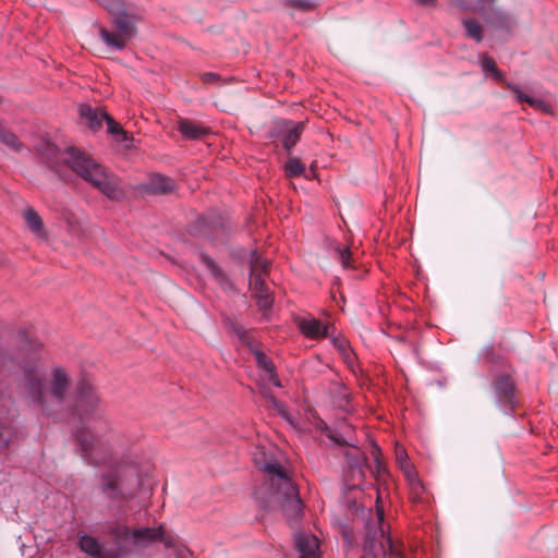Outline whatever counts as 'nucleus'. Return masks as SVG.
<instances>
[{"instance_id":"f257e3e1","label":"nucleus","mask_w":558,"mask_h":558,"mask_svg":"<svg viewBox=\"0 0 558 558\" xmlns=\"http://www.w3.org/2000/svg\"><path fill=\"white\" fill-rule=\"evenodd\" d=\"M74 414L82 425L76 433L82 457L90 463H100L109 447L106 438L108 424L104 420L95 389L86 381L80 383L76 387Z\"/></svg>"},{"instance_id":"f03ea898","label":"nucleus","mask_w":558,"mask_h":558,"mask_svg":"<svg viewBox=\"0 0 558 558\" xmlns=\"http://www.w3.org/2000/svg\"><path fill=\"white\" fill-rule=\"evenodd\" d=\"M21 387L29 403L49 413L53 405L64 401L70 387V377L65 368L53 366L45 383L38 364H26L23 367Z\"/></svg>"},{"instance_id":"7ed1b4c3","label":"nucleus","mask_w":558,"mask_h":558,"mask_svg":"<svg viewBox=\"0 0 558 558\" xmlns=\"http://www.w3.org/2000/svg\"><path fill=\"white\" fill-rule=\"evenodd\" d=\"M256 465L266 473L270 482V502L278 508L289 524L298 523L303 513V502L299 492L282 465L277 461H259Z\"/></svg>"},{"instance_id":"20e7f679","label":"nucleus","mask_w":558,"mask_h":558,"mask_svg":"<svg viewBox=\"0 0 558 558\" xmlns=\"http://www.w3.org/2000/svg\"><path fill=\"white\" fill-rule=\"evenodd\" d=\"M64 161L84 181L95 186L107 197L119 199L123 195L117 178L107 173L93 158L74 148H70L64 153Z\"/></svg>"},{"instance_id":"39448f33","label":"nucleus","mask_w":558,"mask_h":558,"mask_svg":"<svg viewBox=\"0 0 558 558\" xmlns=\"http://www.w3.org/2000/svg\"><path fill=\"white\" fill-rule=\"evenodd\" d=\"M117 544L121 546L132 545L136 548H146L155 542H162L167 548L174 547L175 539L167 534L162 526L141 527L131 530L125 525H120L111 530Z\"/></svg>"},{"instance_id":"423d86ee","label":"nucleus","mask_w":558,"mask_h":558,"mask_svg":"<svg viewBox=\"0 0 558 558\" xmlns=\"http://www.w3.org/2000/svg\"><path fill=\"white\" fill-rule=\"evenodd\" d=\"M295 549L299 554V558H320L322 549L320 542L317 536L300 532L294 535Z\"/></svg>"},{"instance_id":"0eeeda50","label":"nucleus","mask_w":558,"mask_h":558,"mask_svg":"<svg viewBox=\"0 0 558 558\" xmlns=\"http://www.w3.org/2000/svg\"><path fill=\"white\" fill-rule=\"evenodd\" d=\"M396 459H397V462L399 463L405 478L409 482V485L411 488V494L418 497L423 493L424 487L421 484V482L418 481L417 474H416L413 465L411 463H409V461H408L407 451L401 447H397Z\"/></svg>"},{"instance_id":"6e6552de","label":"nucleus","mask_w":558,"mask_h":558,"mask_svg":"<svg viewBox=\"0 0 558 558\" xmlns=\"http://www.w3.org/2000/svg\"><path fill=\"white\" fill-rule=\"evenodd\" d=\"M267 263L266 260H263L256 254H254V257L251 260V277H250V287L254 294L257 293H264L267 291L264 279H263V272L266 271Z\"/></svg>"},{"instance_id":"1a4fd4ad","label":"nucleus","mask_w":558,"mask_h":558,"mask_svg":"<svg viewBox=\"0 0 558 558\" xmlns=\"http://www.w3.org/2000/svg\"><path fill=\"white\" fill-rule=\"evenodd\" d=\"M80 549L92 558H113L112 555L104 549V546L97 538L85 533H78Z\"/></svg>"},{"instance_id":"9d476101","label":"nucleus","mask_w":558,"mask_h":558,"mask_svg":"<svg viewBox=\"0 0 558 558\" xmlns=\"http://www.w3.org/2000/svg\"><path fill=\"white\" fill-rule=\"evenodd\" d=\"M298 326L301 332L307 338L319 339L328 335L329 326L314 317H304L300 319Z\"/></svg>"},{"instance_id":"9b49d317","label":"nucleus","mask_w":558,"mask_h":558,"mask_svg":"<svg viewBox=\"0 0 558 558\" xmlns=\"http://www.w3.org/2000/svg\"><path fill=\"white\" fill-rule=\"evenodd\" d=\"M78 111L81 118L94 131L100 129L108 118L107 112L101 108H93L88 105H81Z\"/></svg>"},{"instance_id":"f8f14e48","label":"nucleus","mask_w":558,"mask_h":558,"mask_svg":"<svg viewBox=\"0 0 558 558\" xmlns=\"http://www.w3.org/2000/svg\"><path fill=\"white\" fill-rule=\"evenodd\" d=\"M303 130L301 122L295 123L292 121L282 122V134L280 136L283 147L290 150L299 141Z\"/></svg>"},{"instance_id":"ddd939ff","label":"nucleus","mask_w":558,"mask_h":558,"mask_svg":"<svg viewBox=\"0 0 558 558\" xmlns=\"http://www.w3.org/2000/svg\"><path fill=\"white\" fill-rule=\"evenodd\" d=\"M174 182L162 174H151L147 184V190L155 194H166L173 190Z\"/></svg>"},{"instance_id":"4468645a","label":"nucleus","mask_w":558,"mask_h":558,"mask_svg":"<svg viewBox=\"0 0 558 558\" xmlns=\"http://www.w3.org/2000/svg\"><path fill=\"white\" fill-rule=\"evenodd\" d=\"M24 219H25L28 228L32 230V232L36 236H38L40 239H46V231L44 228V222L34 209H32V208L26 209L24 211Z\"/></svg>"},{"instance_id":"2eb2a0df","label":"nucleus","mask_w":558,"mask_h":558,"mask_svg":"<svg viewBox=\"0 0 558 558\" xmlns=\"http://www.w3.org/2000/svg\"><path fill=\"white\" fill-rule=\"evenodd\" d=\"M507 86L517 95L518 99L520 101H524V102H527L530 106L541 110V111H544V112H547L549 111V106L543 101L542 99H538V98H534L532 96H529L526 94H524L518 85L515 84H512V83H508Z\"/></svg>"},{"instance_id":"dca6fc26","label":"nucleus","mask_w":558,"mask_h":558,"mask_svg":"<svg viewBox=\"0 0 558 558\" xmlns=\"http://www.w3.org/2000/svg\"><path fill=\"white\" fill-rule=\"evenodd\" d=\"M179 131L189 138L196 140L207 133L206 128L194 123L189 120H181L179 122Z\"/></svg>"},{"instance_id":"f3484780","label":"nucleus","mask_w":558,"mask_h":558,"mask_svg":"<svg viewBox=\"0 0 558 558\" xmlns=\"http://www.w3.org/2000/svg\"><path fill=\"white\" fill-rule=\"evenodd\" d=\"M495 390L500 401L511 402L514 392V387L512 381L508 377L499 378L495 384Z\"/></svg>"},{"instance_id":"a211bd4d","label":"nucleus","mask_w":558,"mask_h":558,"mask_svg":"<svg viewBox=\"0 0 558 558\" xmlns=\"http://www.w3.org/2000/svg\"><path fill=\"white\" fill-rule=\"evenodd\" d=\"M100 36L104 43L113 50H122L126 45V39L120 36L117 32H109L105 28H100Z\"/></svg>"},{"instance_id":"6ab92c4d","label":"nucleus","mask_w":558,"mask_h":558,"mask_svg":"<svg viewBox=\"0 0 558 558\" xmlns=\"http://www.w3.org/2000/svg\"><path fill=\"white\" fill-rule=\"evenodd\" d=\"M116 32L124 39L130 40L134 36V25L126 17H118L114 21Z\"/></svg>"},{"instance_id":"aec40b11","label":"nucleus","mask_w":558,"mask_h":558,"mask_svg":"<svg viewBox=\"0 0 558 558\" xmlns=\"http://www.w3.org/2000/svg\"><path fill=\"white\" fill-rule=\"evenodd\" d=\"M361 558H386L384 545L375 541H367Z\"/></svg>"},{"instance_id":"412c9836","label":"nucleus","mask_w":558,"mask_h":558,"mask_svg":"<svg viewBox=\"0 0 558 558\" xmlns=\"http://www.w3.org/2000/svg\"><path fill=\"white\" fill-rule=\"evenodd\" d=\"M202 262L205 267L209 270L211 276L220 283H227V278L223 271L218 267V265L207 255H202Z\"/></svg>"},{"instance_id":"4be33fe9","label":"nucleus","mask_w":558,"mask_h":558,"mask_svg":"<svg viewBox=\"0 0 558 558\" xmlns=\"http://www.w3.org/2000/svg\"><path fill=\"white\" fill-rule=\"evenodd\" d=\"M0 142L14 151H20L23 148V144L19 141V138L2 126L0 128Z\"/></svg>"},{"instance_id":"5701e85b","label":"nucleus","mask_w":558,"mask_h":558,"mask_svg":"<svg viewBox=\"0 0 558 558\" xmlns=\"http://www.w3.org/2000/svg\"><path fill=\"white\" fill-rule=\"evenodd\" d=\"M463 24L465 26L466 34L470 38L474 39L477 43H480L483 39L482 26L477 21L471 19L463 20Z\"/></svg>"},{"instance_id":"b1692460","label":"nucleus","mask_w":558,"mask_h":558,"mask_svg":"<svg viewBox=\"0 0 558 558\" xmlns=\"http://www.w3.org/2000/svg\"><path fill=\"white\" fill-rule=\"evenodd\" d=\"M481 65H482V69L484 72H489L493 74V76L497 80V81H502L504 80V76L501 74V72L497 69L494 60L488 57L487 54H483L481 57Z\"/></svg>"},{"instance_id":"393cba45","label":"nucleus","mask_w":558,"mask_h":558,"mask_svg":"<svg viewBox=\"0 0 558 558\" xmlns=\"http://www.w3.org/2000/svg\"><path fill=\"white\" fill-rule=\"evenodd\" d=\"M265 371H259L262 379L269 385L275 387H281L280 379L278 378L274 364H267Z\"/></svg>"},{"instance_id":"a878e982","label":"nucleus","mask_w":558,"mask_h":558,"mask_svg":"<svg viewBox=\"0 0 558 558\" xmlns=\"http://www.w3.org/2000/svg\"><path fill=\"white\" fill-rule=\"evenodd\" d=\"M108 133L118 136V141L125 142L129 140L126 132H124L119 123H117L110 116L106 120Z\"/></svg>"},{"instance_id":"bb28decb","label":"nucleus","mask_w":558,"mask_h":558,"mask_svg":"<svg viewBox=\"0 0 558 558\" xmlns=\"http://www.w3.org/2000/svg\"><path fill=\"white\" fill-rule=\"evenodd\" d=\"M286 172L289 177L301 175L304 172V166L296 158H291L286 163Z\"/></svg>"},{"instance_id":"cd10ccee","label":"nucleus","mask_w":558,"mask_h":558,"mask_svg":"<svg viewBox=\"0 0 558 558\" xmlns=\"http://www.w3.org/2000/svg\"><path fill=\"white\" fill-rule=\"evenodd\" d=\"M495 0H475L474 3L471 4L458 3V5L464 10L484 12L485 9L490 7V4H493Z\"/></svg>"},{"instance_id":"c85d7f7f","label":"nucleus","mask_w":558,"mask_h":558,"mask_svg":"<svg viewBox=\"0 0 558 558\" xmlns=\"http://www.w3.org/2000/svg\"><path fill=\"white\" fill-rule=\"evenodd\" d=\"M255 296L257 298L258 306L262 310L266 311V310L270 308V306L272 304V299L268 294L267 291H265L264 293H257V294H255Z\"/></svg>"},{"instance_id":"c756f323","label":"nucleus","mask_w":558,"mask_h":558,"mask_svg":"<svg viewBox=\"0 0 558 558\" xmlns=\"http://www.w3.org/2000/svg\"><path fill=\"white\" fill-rule=\"evenodd\" d=\"M102 492L109 497H114L117 494V483L113 478L105 477L102 484Z\"/></svg>"},{"instance_id":"7c9ffc66","label":"nucleus","mask_w":558,"mask_h":558,"mask_svg":"<svg viewBox=\"0 0 558 558\" xmlns=\"http://www.w3.org/2000/svg\"><path fill=\"white\" fill-rule=\"evenodd\" d=\"M11 439V432L10 429L4 426L0 425V450L8 446Z\"/></svg>"},{"instance_id":"2f4dec72","label":"nucleus","mask_w":558,"mask_h":558,"mask_svg":"<svg viewBox=\"0 0 558 558\" xmlns=\"http://www.w3.org/2000/svg\"><path fill=\"white\" fill-rule=\"evenodd\" d=\"M335 344L338 347L339 351L342 353V355L345 357V359H350L351 356V353H350V350H349V344L348 342L344 340V339H335L333 340Z\"/></svg>"},{"instance_id":"473e14b6","label":"nucleus","mask_w":558,"mask_h":558,"mask_svg":"<svg viewBox=\"0 0 558 558\" xmlns=\"http://www.w3.org/2000/svg\"><path fill=\"white\" fill-rule=\"evenodd\" d=\"M338 254H339V258L341 260V264L344 268L349 267V258L351 256V252L349 248L344 247V248H340L338 251Z\"/></svg>"},{"instance_id":"72a5a7b5","label":"nucleus","mask_w":558,"mask_h":558,"mask_svg":"<svg viewBox=\"0 0 558 558\" xmlns=\"http://www.w3.org/2000/svg\"><path fill=\"white\" fill-rule=\"evenodd\" d=\"M255 357H256L257 364L259 366V371H265V368L267 367L266 366L267 364H272V362L269 361L267 359V356L264 353H262V352H257L255 354Z\"/></svg>"},{"instance_id":"f704fd0d","label":"nucleus","mask_w":558,"mask_h":558,"mask_svg":"<svg viewBox=\"0 0 558 558\" xmlns=\"http://www.w3.org/2000/svg\"><path fill=\"white\" fill-rule=\"evenodd\" d=\"M60 154V151L52 145H48L47 147V159H48V162H49V166L50 167H56V161L51 159V157H56L58 158V155Z\"/></svg>"},{"instance_id":"c9c22d12","label":"nucleus","mask_w":558,"mask_h":558,"mask_svg":"<svg viewBox=\"0 0 558 558\" xmlns=\"http://www.w3.org/2000/svg\"><path fill=\"white\" fill-rule=\"evenodd\" d=\"M288 2H289L291 5H293V7H295V8H299V9H301V10H308V9H311V8H312V5H313V4L311 3V1H308V0H288Z\"/></svg>"},{"instance_id":"e433bc0d","label":"nucleus","mask_w":558,"mask_h":558,"mask_svg":"<svg viewBox=\"0 0 558 558\" xmlns=\"http://www.w3.org/2000/svg\"><path fill=\"white\" fill-rule=\"evenodd\" d=\"M202 81L206 84L216 83L219 81V75L213 72H206L202 74Z\"/></svg>"},{"instance_id":"4c0bfd02","label":"nucleus","mask_w":558,"mask_h":558,"mask_svg":"<svg viewBox=\"0 0 558 558\" xmlns=\"http://www.w3.org/2000/svg\"><path fill=\"white\" fill-rule=\"evenodd\" d=\"M271 402L274 404V407L278 410V412L283 416L286 417L287 420H289V416H288V411H287V408L284 404L280 403L279 401L275 400V399H271Z\"/></svg>"},{"instance_id":"58836bf2","label":"nucleus","mask_w":558,"mask_h":558,"mask_svg":"<svg viewBox=\"0 0 558 558\" xmlns=\"http://www.w3.org/2000/svg\"><path fill=\"white\" fill-rule=\"evenodd\" d=\"M495 15H496V20H497V24L498 25L504 24V22L507 20V17L505 16V14L501 11H496Z\"/></svg>"},{"instance_id":"ea45409f","label":"nucleus","mask_w":558,"mask_h":558,"mask_svg":"<svg viewBox=\"0 0 558 558\" xmlns=\"http://www.w3.org/2000/svg\"><path fill=\"white\" fill-rule=\"evenodd\" d=\"M351 471L353 473V477L355 476V473L357 474L359 477H363V472H362V469L359 466V468H351Z\"/></svg>"},{"instance_id":"a19ab883","label":"nucleus","mask_w":558,"mask_h":558,"mask_svg":"<svg viewBox=\"0 0 558 558\" xmlns=\"http://www.w3.org/2000/svg\"><path fill=\"white\" fill-rule=\"evenodd\" d=\"M336 442L342 445V444H349V441H343L340 438H335L333 436H330Z\"/></svg>"},{"instance_id":"79ce46f5","label":"nucleus","mask_w":558,"mask_h":558,"mask_svg":"<svg viewBox=\"0 0 558 558\" xmlns=\"http://www.w3.org/2000/svg\"><path fill=\"white\" fill-rule=\"evenodd\" d=\"M421 4H428L432 3L434 0H416Z\"/></svg>"},{"instance_id":"37998d69","label":"nucleus","mask_w":558,"mask_h":558,"mask_svg":"<svg viewBox=\"0 0 558 558\" xmlns=\"http://www.w3.org/2000/svg\"><path fill=\"white\" fill-rule=\"evenodd\" d=\"M378 520L383 521V510L377 509Z\"/></svg>"},{"instance_id":"c03bdc74","label":"nucleus","mask_w":558,"mask_h":558,"mask_svg":"<svg viewBox=\"0 0 558 558\" xmlns=\"http://www.w3.org/2000/svg\"><path fill=\"white\" fill-rule=\"evenodd\" d=\"M343 401H344L345 403H348V396H347V395H344V396H343Z\"/></svg>"}]
</instances>
